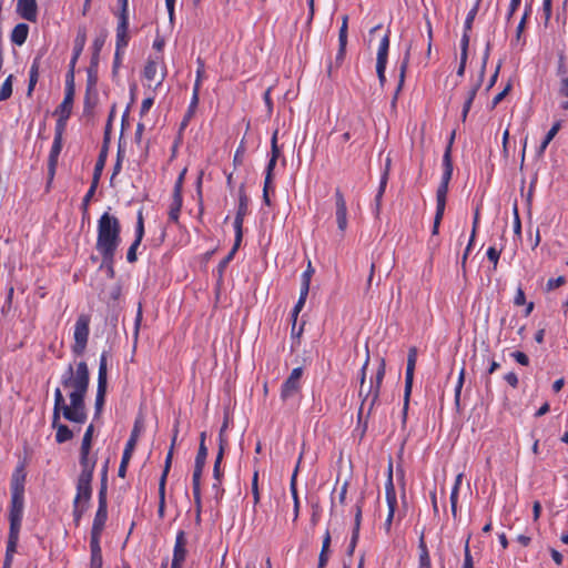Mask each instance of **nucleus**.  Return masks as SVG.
Listing matches in <instances>:
<instances>
[{"mask_svg":"<svg viewBox=\"0 0 568 568\" xmlns=\"http://www.w3.org/2000/svg\"><path fill=\"white\" fill-rule=\"evenodd\" d=\"M41 58H42V54H38L32 61V64L30 68V73H29V84H28V90H27L28 97L32 95L34 87L37 85V82L39 80V70H40V65H41Z\"/></svg>","mask_w":568,"mask_h":568,"instance_id":"obj_28","label":"nucleus"},{"mask_svg":"<svg viewBox=\"0 0 568 568\" xmlns=\"http://www.w3.org/2000/svg\"><path fill=\"white\" fill-rule=\"evenodd\" d=\"M197 104H199V95H197V85H196L195 88H193V94H192V99H191L189 109L186 110V113L181 122V125H180L181 130H183L187 126L190 120L192 119V116L195 113Z\"/></svg>","mask_w":568,"mask_h":568,"instance_id":"obj_37","label":"nucleus"},{"mask_svg":"<svg viewBox=\"0 0 568 568\" xmlns=\"http://www.w3.org/2000/svg\"><path fill=\"white\" fill-rule=\"evenodd\" d=\"M385 496H386V503L388 507H392V505H397V497H396V490L393 481V473H392V466H389L388 470V477L385 483Z\"/></svg>","mask_w":568,"mask_h":568,"instance_id":"obj_35","label":"nucleus"},{"mask_svg":"<svg viewBox=\"0 0 568 568\" xmlns=\"http://www.w3.org/2000/svg\"><path fill=\"white\" fill-rule=\"evenodd\" d=\"M93 477L79 476L77 480V494L73 499L74 504L82 503L88 505L92 497V483Z\"/></svg>","mask_w":568,"mask_h":568,"instance_id":"obj_13","label":"nucleus"},{"mask_svg":"<svg viewBox=\"0 0 568 568\" xmlns=\"http://www.w3.org/2000/svg\"><path fill=\"white\" fill-rule=\"evenodd\" d=\"M12 82H13V75L10 74L4 82L2 83V87L0 89V102L8 100L12 95Z\"/></svg>","mask_w":568,"mask_h":568,"instance_id":"obj_54","label":"nucleus"},{"mask_svg":"<svg viewBox=\"0 0 568 568\" xmlns=\"http://www.w3.org/2000/svg\"><path fill=\"white\" fill-rule=\"evenodd\" d=\"M93 432H94V427L92 424H90L84 432L82 443H81V450H90L91 449Z\"/></svg>","mask_w":568,"mask_h":568,"instance_id":"obj_58","label":"nucleus"},{"mask_svg":"<svg viewBox=\"0 0 568 568\" xmlns=\"http://www.w3.org/2000/svg\"><path fill=\"white\" fill-rule=\"evenodd\" d=\"M99 60H100V57L91 55L90 65L87 70V73H88L87 85H97Z\"/></svg>","mask_w":568,"mask_h":568,"instance_id":"obj_42","label":"nucleus"},{"mask_svg":"<svg viewBox=\"0 0 568 568\" xmlns=\"http://www.w3.org/2000/svg\"><path fill=\"white\" fill-rule=\"evenodd\" d=\"M18 542L19 540L8 538L3 568H10L13 555L17 550Z\"/></svg>","mask_w":568,"mask_h":568,"instance_id":"obj_49","label":"nucleus"},{"mask_svg":"<svg viewBox=\"0 0 568 568\" xmlns=\"http://www.w3.org/2000/svg\"><path fill=\"white\" fill-rule=\"evenodd\" d=\"M303 368L295 367L281 387V398L286 402L297 395L302 388Z\"/></svg>","mask_w":568,"mask_h":568,"instance_id":"obj_6","label":"nucleus"},{"mask_svg":"<svg viewBox=\"0 0 568 568\" xmlns=\"http://www.w3.org/2000/svg\"><path fill=\"white\" fill-rule=\"evenodd\" d=\"M308 292H310V286H302L301 292H300V297H298V300H297L296 304L294 305V307L292 310V313H291V316H292V320H293V325H295L297 316H298L300 312L302 311V308L305 305V301H306V298L308 296Z\"/></svg>","mask_w":568,"mask_h":568,"instance_id":"obj_40","label":"nucleus"},{"mask_svg":"<svg viewBox=\"0 0 568 568\" xmlns=\"http://www.w3.org/2000/svg\"><path fill=\"white\" fill-rule=\"evenodd\" d=\"M81 473L79 476L93 477L95 459L90 457V450H80Z\"/></svg>","mask_w":568,"mask_h":568,"instance_id":"obj_24","label":"nucleus"},{"mask_svg":"<svg viewBox=\"0 0 568 568\" xmlns=\"http://www.w3.org/2000/svg\"><path fill=\"white\" fill-rule=\"evenodd\" d=\"M63 389L68 390L70 404L65 403L60 387L54 389L55 413L64 410V418L74 424H84L88 419L85 409V395L89 389L90 374L85 362L81 361L73 366L70 364L60 378Z\"/></svg>","mask_w":568,"mask_h":568,"instance_id":"obj_1","label":"nucleus"},{"mask_svg":"<svg viewBox=\"0 0 568 568\" xmlns=\"http://www.w3.org/2000/svg\"><path fill=\"white\" fill-rule=\"evenodd\" d=\"M480 1L481 0H476L474 7L469 10V12H468V14L466 17V20H465L464 30H466V31H470L471 30L473 22H474V20L476 18V14L478 12Z\"/></svg>","mask_w":568,"mask_h":568,"instance_id":"obj_55","label":"nucleus"},{"mask_svg":"<svg viewBox=\"0 0 568 568\" xmlns=\"http://www.w3.org/2000/svg\"><path fill=\"white\" fill-rule=\"evenodd\" d=\"M105 393H106V386H98L97 395H95V403H94L95 416H99L103 409L104 402H105Z\"/></svg>","mask_w":568,"mask_h":568,"instance_id":"obj_50","label":"nucleus"},{"mask_svg":"<svg viewBox=\"0 0 568 568\" xmlns=\"http://www.w3.org/2000/svg\"><path fill=\"white\" fill-rule=\"evenodd\" d=\"M561 128V121H556L550 130L547 132L546 136L544 138L542 142L540 143L539 148L536 151V156L541 158L545 153V150L547 149L548 144L552 141V139L556 136L558 131Z\"/></svg>","mask_w":568,"mask_h":568,"instance_id":"obj_32","label":"nucleus"},{"mask_svg":"<svg viewBox=\"0 0 568 568\" xmlns=\"http://www.w3.org/2000/svg\"><path fill=\"white\" fill-rule=\"evenodd\" d=\"M98 103V92L95 85H87L84 95V113L89 114Z\"/></svg>","mask_w":568,"mask_h":568,"instance_id":"obj_34","label":"nucleus"},{"mask_svg":"<svg viewBox=\"0 0 568 568\" xmlns=\"http://www.w3.org/2000/svg\"><path fill=\"white\" fill-rule=\"evenodd\" d=\"M389 170H390V159L387 158L386 159V163H385L384 172H383V174L381 176L379 186H378L377 193L375 195V211H376V215H378L379 212H381L382 199H383V195L385 193L386 185H387V182H388Z\"/></svg>","mask_w":568,"mask_h":568,"instance_id":"obj_22","label":"nucleus"},{"mask_svg":"<svg viewBox=\"0 0 568 568\" xmlns=\"http://www.w3.org/2000/svg\"><path fill=\"white\" fill-rule=\"evenodd\" d=\"M240 244H237V237L235 236L234 245L232 250L229 252V254L220 262L219 264V272L221 273L230 263V261L233 258L235 252L237 251Z\"/></svg>","mask_w":568,"mask_h":568,"instance_id":"obj_64","label":"nucleus"},{"mask_svg":"<svg viewBox=\"0 0 568 568\" xmlns=\"http://www.w3.org/2000/svg\"><path fill=\"white\" fill-rule=\"evenodd\" d=\"M464 381H465V367H463L459 371L458 379H457V383H456V386H455L454 397H455V404H456L457 407L459 406V403H460V394H462V388H463V385H464Z\"/></svg>","mask_w":568,"mask_h":568,"instance_id":"obj_56","label":"nucleus"},{"mask_svg":"<svg viewBox=\"0 0 568 568\" xmlns=\"http://www.w3.org/2000/svg\"><path fill=\"white\" fill-rule=\"evenodd\" d=\"M70 116L64 114H59V119L57 120L54 138L62 139L63 132L65 130L67 121Z\"/></svg>","mask_w":568,"mask_h":568,"instance_id":"obj_61","label":"nucleus"},{"mask_svg":"<svg viewBox=\"0 0 568 568\" xmlns=\"http://www.w3.org/2000/svg\"><path fill=\"white\" fill-rule=\"evenodd\" d=\"M41 58H42V54H38L32 61V64L30 68V73H29V84H28V90H27L28 97L32 95L34 87L37 85V82L39 80V70H40V65H41Z\"/></svg>","mask_w":568,"mask_h":568,"instance_id":"obj_27","label":"nucleus"},{"mask_svg":"<svg viewBox=\"0 0 568 568\" xmlns=\"http://www.w3.org/2000/svg\"><path fill=\"white\" fill-rule=\"evenodd\" d=\"M85 42H87V31H85V28H80L78 30V34L75 37V40H74V45H73V54H72V58H71V61H73V64H77L83 49H84V45H85Z\"/></svg>","mask_w":568,"mask_h":568,"instance_id":"obj_29","label":"nucleus"},{"mask_svg":"<svg viewBox=\"0 0 568 568\" xmlns=\"http://www.w3.org/2000/svg\"><path fill=\"white\" fill-rule=\"evenodd\" d=\"M41 58H42V54H38L32 61V64L30 68V73H29V84H28V90H27L28 97L32 95L34 87L37 85V82L39 80V70H40V65H41Z\"/></svg>","mask_w":568,"mask_h":568,"instance_id":"obj_26","label":"nucleus"},{"mask_svg":"<svg viewBox=\"0 0 568 568\" xmlns=\"http://www.w3.org/2000/svg\"><path fill=\"white\" fill-rule=\"evenodd\" d=\"M23 510H24V496L11 495L9 519H21L22 520Z\"/></svg>","mask_w":568,"mask_h":568,"instance_id":"obj_25","label":"nucleus"},{"mask_svg":"<svg viewBox=\"0 0 568 568\" xmlns=\"http://www.w3.org/2000/svg\"><path fill=\"white\" fill-rule=\"evenodd\" d=\"M144 236V217L142 210L138 212L136 216V225H135V239L126 253V260L129 263H134L136 261V250L140 246L142 239Z\"/></svg>","mask_w":568,"mask_h":568,"instance_id":"obj_12","label":"nucleus"},{"mask_svg":"<svg viewBox=\"0 0 568 568\" xmlns=\"http://www.w3.org/2000/svg\"><path fill=\"white\" fill-rule=\"evenodd\" d=\"M106 385H108L106 355L104 353H102L100 356V362H99L98 386H106Z\"/></svg>","mask_w":568,"mask_h":568,"instance_id":"obj_44","label":"nucleus"},{"mask_svg":"<svg viewBox=\"0 0 568 568\" xmlns=\"http://www.w3.org/2000/svg\"><path fill=\"white\" fill-rule=\"evenodd\" d=\"M388 50H389V30L386 32V34L382 38L378 51H377V58H376V73L378 77V81L382 87H384L386 82V65H387V58H388Z\"/></svg>","mask_w":568,"mask_h":568,"instance_id":"obj_9","label":"nucleus"},{"mask_svg":"<svg viewBox=\"0 0 568 568\" xmlns=\"http://www.w3.org/2000/svg\"><path fill=\"white\" fill-rule=\"evenodd\" d=\"M26 471L23 464L16 467L11 477V495L24 496Z\"/></svg>","mask_w":568,"mask_h":568,"instance_id":"obj_17","label":"nucleus"},{"mask_svg":"<svg viewBox=\"0 0 568 568\" xmlns=\"http://www.w3.org/2000/svg\"><path fill=\"white\" fill-rule=\"evenodd\" d=\"M186 558V537L183 530H179L175 537L171 568H182Z\"/></svg>","mask_w":568,"mask_h":568,"instance_id":"obj_11","label":"nucleus"},{"mask_svg":"<svg viewBox=\"0 0 568 568\" xmlns=\"http://www.w3.org/2000/svg\"><path fill=\"white\" fill-rule=\"evenodd\" d=\"M90 316L87 314H81L74 324L73 338L74 344L72 346V352L75 355H81L85 351L89 333H90Z\"/></svg>","mask_w":568,"mask_h":568,"instance_id":"obj_4","label":"nucleus"},{"mask_svg":"<svg viewBox=\"0 0 568 568\" xmlns=\"http://www.w3.org/2000/svg\"><path fill=\"white\" fill-rule=\"evenodd\" d=\"M57 413L58 414H55V406L53 405L51 426L57 430L55 442L63 444L73 438V432L67 425L60 423L61 416L64 417V410L61 408Z\"/></svg>","mask_w":568,"mask_h":568,"instance_id":"obj_10","label":"nucleus"},{"mask_svg":"<svg viewBox=\"0 0 568 568\" xmlns=\"http://www.w3.org/2000/svg\"><path fill=\"white\" fill-rule=\"evenodd\" d=\"M277 133H278V131L275 130V132L273 133L272 139H271V154L272 155L266 165V169H270V170H274L277 159L281 154L280 148L277 145Z\"/></svg>","mask_w":568,"mask_h":568,"instance_id":"obj_41","label":"nucleus"},{"mask_svg":"<svg viewBox=\"0 0 568 568\" xmlns=\"http://www.w3.org/2000/svg\"><path fill=\"white\" fill-rule=\"evenodd\" d=\"M106 158H108V152L100 151L95 166H94L92 182H95V183L100 182L103 169L105 166Z\"/></svg>","mask_w":568,"mask_h":568,"instance_id":"obj_43","label":"nucleus"},{"mask_svg":"<svg viewBox=\"0 0 568 568\" xmlns=\"http://www.w3.org/2000/svg\"><path fill=\"white\" fill-rule=\"evenodd\" d=\"M74 70H75V64H73V61H70L69 70L65 75V90H70L71 92H75Z\"/></svg>","mask_w":568,"mask_h":568,"instance_id":"obj_59","label":"nucleus"},{"mask_svg":"<svg viewBox=\"0 0 568 568\" xmlns=\"http://www.w3.org/2000/svg\"><path fill=\"white\" fill-rule=\"evenodd\" d=\"M418 567L417 568H432V561L429 557V552L426 546V542L424 540V537L422 536L418 542Z\"/></svg>","mask_w":568,"mask_h":568,"instance_id":"obj_38","label":"nucleus"},{"mask_svg":"<svg viewBox=\"0 0 568 568\" xmlns=\"http://www.w3.org/2000/svg\"><path fill=\"white\" fill-rule=\"evenodd\" d=\"M469 539H470V536H468L465 541L464 562H463L462 568H474L473 557H471L470 549H469Z\"/></svg>","mask_w":568,"mask_h":568,"instance_id":"obj_63","label":"nucleus"},{"mask_svg":"<svg viewBox=\"0 0 568 568\" xmlns=\"http://www.w3.org/2000/svg\"><path fill=\"white\" fill-rule=\"evenodd\" d=\"M514 304L517 306L526 305L525 316H529L534 310V302L526 303V296L521 287L519 286L514 297Z\"/></svg>","mask_w":568,"mask_h":568,"instance_id":"obj_45","label":"nucleus"},{"mask_svg":"<svg viewBox=\"0 0 568 568\" xmlns=\"http://www.w3.org/2000/svg\"><path fill=\"white\" fill-rule=\"evenodd\" d=\"M121 243V224L116 216L104 212L98 221V237L95 250L102 257L101 267H105L113 276L115 252Z\"/></svg>","mask_w":568,"mask_h":568,"instance_id":"obj_2","label":"nucleus"},{"mask_svg":"<svg viewBox=\"0 0 568 568\" xmlns=\"http://www.w3.org/2000/svg\"><path fill=\"white\" fill-rule=\"evenodd\" d=\"M300 463H301V458L298 459L297 462V465L291 476V480H290V491H291V495H292V498H293V501H294V520L297 519L298 517V509H300V500H298V495H297V484H296V478H297V473H298V468H300Z\"/></svg>","mask_w":568,"mask_h":568,"instance_id":"obj_30","label":"nucleus"},{"mask_svg":"<svg viewBox=\"0 0 568 568\" xmlns=\"http://www.w3.org/2000/svg\"><path fill=\"white\" fill-rule=\"evenodd\" d=\"M98 186H99V183H95V182L91 181V185H90L87 194L84 195V197L82 200V204H81V209L83 211V215L88 214L89 204H90L92 197L94 196Z\"/></svg>","mask_w":568,"mask_h":568,"instance_id":"obj_52","label":"nucleus"},{"mask_svg":"<svg viewBox=\"0 0 568 568\" xmlns=\"http://www.w3.org/2000/svg\"><path fill=\"white\" fill-rule=\"evenodd\" d=\"M159 495H160V500H159V510L158 511H159L160 517H163V515H164V507H165V484H164V478L160 479Z\"/></svg>","mask_w":568,"mask_h":568,"instance_id":"obj_62","label":"nucleus"},{"mask_svg":"<svg viewBox=\"0 0 568 568\" xmlns=\"http://www.w3.org/2000/svg\"><path fill=\"white\" fill-rule=\"evenodd\" d=\"M336 222L338 230L344 233L347 229V207L346 201L339 189L335 191Z\"/></svg>","mask_w":568,"mask_h":568,"instance_id":"obj_15","label":"nucleus"},{"mask_svg":"<svg viewBox=\"0 0 568 568\" xmlns=\"http://www.w3.org/2000/svg\"><path fill=\"white\" fill-rule=\"evenodd\" d=\"M206 456H207V448L203 443H200L197 455L195 457V467H194V471H193V476H192V481L201 480V476H202L203 467L205 465Z\"/></svg>","mask_w":568,"mask_h":568,"instance_id":"obj_23","label":"nucleus"},{"mask_svg":"<svg viewBox=\"0 0 568 568\" xmlns=\"http://www.w3.org/2000/svg\"><path fill=\"white\" fill-rule=\"evenodd\" d=\"M416 361H417V349H416V347H410L408 351V355H407V366H406V373H405L404 416L406 415V412L408 408L409 396H410L412 387H413V378H414Z\"/></svg>","mask_w":568,"mask_h":568,"instance_id":"obj_8","label":"nucleus"},{"mask_svg":"<svg viewBox=\"0 0 568 568\" xmlns=\"http://www.w3.org/2000/svg\"><path fill=\"white\" fill-rule=\"evenodd\" d=\"M368 363H369V355L367 354L366 359L361 368L359 396L363 397V399H362V405H361L359 412H358L359 415H362L365 409L367 410L368 415L372 413L375 404L378 400L381 385H382L383 378L385 376V361H384V358H382L375 376L371 377L369 385L366 388L365 381H366V369H367Z\"/></svg>","mask_w":568,"mask_h":568,"instance_id":"obj_3","label":"nucleus"},{"mask_svg":"<svg viewBox=\"0 0 568 568\" xmlns=\"http://www.w3.org/2000/svg\"><path fill=\"white\" fill-rule=\"evenodd\" d=\"M183 199L182 196L173 195L172 203L169 210V220L172 222L179 221L180 211L182 207Z\"/></svg>","mask_w":568,"mask_h":568,"instance_id":"obj_47","label":"nucleus"},{"mask_svg":"<svg viewBox=\"0 0 568 568\" xmlns=\"http://www.w3.org/2000/svg\"><path fill=\"white\" fill-rule=\"evenodd\" d=\"M108 31L102 29L100 33L95 37L92 44V55L100 57V52L106 41Z\"/></svg>","mask_w":568,"mask_h":568,"instance_id":"obj_48","label":"nucleus"},{"mask_svg":"<svg viewBox=\"0 0 568 568\" xmlns=\"http://www.w3.org/2000/svg\"><path fill=\"white\" fill-rule=\"evenodd\" d=\"M129 40V18L118 17L115 48L125 49Z\"/></svg>","mask_w":568,"mask_h":568,"instance_id":"obj_18","label":"nucleus"},{"mask_svg":"<svg viewBox=\"0 0 568 568\" xmlns=\"http://www.w3.org/2000/svg\"><path fill=\"white\" fill-rule=\"evenodd\" d=\"M106 491H108V487H106V466H105L103 469V473H102L101 486H100L99 495H98V505L108 506Z\"/></svg>","mask_w":568,"mask_h":568,"instance_id":"obj_51","label":"nucleus"},{"mask_svg":"<svg viewBox=\"0 0 568 568\" xmlns=\"http://www.w3.org/2000/svg\"><path fill=\"white\" fill-rule=\"evenodd\" d=\"M142 430H143V420H142L141 417H139L134 422V425H133V428L131 430L130 437H129V439H128V442L125 444V447H124V450H123V454H122L121 464H120L119 470H118V475L120 477H124L125 476L128 463H129V460L132 457V453H133V450H134V448L136 446V443L139 440V437H140Z\"/></svg>","mask_w":568,"mask_h":568,"instance_id":"obj_5","label":"nucleus"},{"mask_svg":"<svg viewBox=\"0 0 568 568\" xmlns=\"http://www.w3.org/2000/svg\"><path fill=\"white\" fill-rule=\"evenodd\" d=\"M490 50H491V44L488 41L486 44V48H485L484 55H483V63H481L480 72H479V78H478L477 82L469 90L466 101L473 102L477 94V91L479 90V88L481 85V82H483V79L485 75V71H486L487 61L489 59Z\"/></svg>","mask_w":568,"mask_h":568,"instance_id":"obj_21","label":"nucleus"},{"mask_svg":"<svg viewBox=\"0 0 568 568\" xmlns=\"http://www.w3.org/2000/svg\"><path fill=\"white\" fill-rule=\"evenodd\" d=\"M248 211V196L245 192V185L241 184L239 189V206L234 219V230L237 237V244H241L243 237V222Z\"/></svg>","mask_w":568,"mask_h":568,"instance_id":"obj_7","label":"nucleus"},{"mask_svg":"<svg viewBox=\"0 0 568 568\" xmlns=\"http://www.w3.org/2000/svg\"><path fill=\"white\" fill-rule=\"evenodd\" d=\"M448 185L446 183H439L436 192V209L445 210L446 207V199L448 193Z\"/></svg>","mask_w":568,"mask_h":568,"instance_id":"obj_46","label":"nucleus"},{"mask_svg":"<svg viewBox=\"0 0 568 568\" xmlns=\"http://www.w3.org/2000/svg\"><path fill=\"white\" fill-rule=\"evenodd\" d=\"M62 150V139L54 138L53 144L49 154V162H58V158Z\"/></svg>","mask_w":568,"mask_h":568,"instance_id":"obj_57","label":"nucleus"},{"mask_svg":"<svg viewBox=\"0 0 568 568\" xmlns=\"http://www.w3.org/2000/svg\"><path fill=\"white\" fill-rule=\"evenodd\" d=\"M17 12L19 16L30 22H36L38 17V6L36 0H18Z\"/></svg>","mask_w":568,"mask_h":568,"instance_id":"obj_16","label":"nucleus"},{"mask_svg":"<svg viewBox=\"0 0 568 568\" xmlns=\"http://www.w3.org/2000/svg\"><path fill=\"white\" fill-rule=\"evenodd\" d=\"M106 519H108V506L98 505V509L95 511L93 523H92L90 540H99L100 541Z\"/></svg>","mask_w":568,"mask_h":568,"instance_id":"obj_14","label":"nucleus"},{"mask_svg":"<svg viewBox=\"0 0 568 568\" xmlns=\"http://www.w3.org/2000/svg\"><path fill=\"white\" fill-rule=\"evenodd\" d=\"M90 568H102V550L99 540H90Z\"/></svg>","mask_w":568,"mask_h":568,"instance_id":"obj_33","label":"nucleus"},{"mask_svg":"<svg viewBox=\"0 0 568 568\" xmlns=\"http://www.w3.org/2000/svg\"><path fill=\"white\" fill-rule=\"evenodd\" d=\"M453 160L452 155H449V149L445 150L443 155V175H442V183L449 184L452 176H453Z\"/></svg>","mask_w":568,"mask_h":568,"instance_id":"obj_36","label":"nucleus"},{"mask_svg":"<svg viewBox=\"0 0 568 568\" xmlns=\"http://www.w3.org/2000/svg\"><path fill=\"white\" fill-rule=\"evenodd\" d=\"M347 30H348V16L345 14L342 17V26L338 32V52L336 54V63L341 64L344 61L347 45Z\"/></svg>","mask_w":568,"mask_h":568,"instance_id":"obj_19","label":"nucleus"},{"mask_svg":"<svg viewBox=\"0 0 568 568\" xmlns=\"http://www.w3.org/2000/svg\"><path fill=\"white\" fill-rule=\"evenodd\" d=\"M29 34V26L27 23H18L11 32V41L16 45H22L27 41Z\"/></svg>","mask_w":568,"mask_h":568,"instance_id":"obj_31","label":"nucleus"},{"mask_svg":"<svg viewBox=\"0 0 568 568\" xmlns=\"http://www.w3.org/2000/svg\"><path fill=\"white\" fill-rule=\"evenodd\" d=\"M10 528H9V539L19 540L20 529H21V519H9Z\"/></svg>","mask_w":568,"mask_h":568,"instance_id":"obj_60","label":"nucleus"},{"mask_svg":"<svg viewBox=\"0 0 568 568\" xmlns=\"http://www.w3.org/2000/svg\"><path fill=\"white\" fill-rule=\"evenodd\" d=\"M156 73H158V63H156V61H154L152 59H149L146 61V64H145L144 70H143V77L148 81H153V80H155Z\"/></svg>","mask_w":568,"mask_h":568,"instance_id":"obj_53","label":"nucleus"},{"mask_svg":"<svg viewBox=\"0 0 568 568\" xmlns=\"http://www.w3.org/2000/svg\"><path fill=\"white\" fill-rule=\"evenodd\" d=\"M409 59H410V47L407 48V50H406V52L404 54V58H403V60L400 62V65H399L398 84H397V88L395 90L394 97L392 99V106L393 108L396 106L398 94H399V92L402 91V89L404 87L405 77H406V72H407V69H408V64H409Z\"/></svg>","mask_w":568,"mask_h":568,"instance_id":"obj_20","label":"nucleus"},{"mask_svg":"<svg viewBox=\"0 0 568 568\" xmlns=\"http://www.w3.org/2000/svg\"><path fill=\"white\" fill-rule=\"evenodd\" d=\"M75 92H71L70 90H65L64 99L62 103L55 110L58 114L71 115L73 101H74Z\"/></svg>","mask_w":568,"mask_h":568,"instance_id":"obj_39","label":"nucleus"}]
</instances>
